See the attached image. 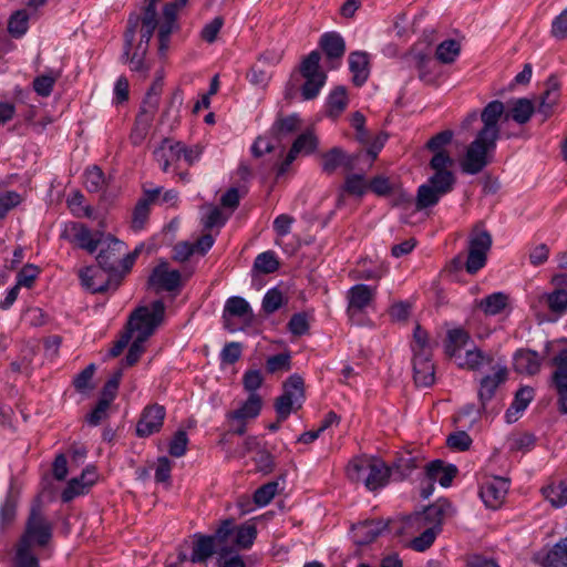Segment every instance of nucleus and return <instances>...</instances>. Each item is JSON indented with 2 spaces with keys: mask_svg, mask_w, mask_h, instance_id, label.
<instances>
[{
  "mask_svg": "<svg viewBox=\"0 0 567 567\" xmlns=\"http://www.w3.org/2000/svg\"><path fill=\"white\" fill-rule=\"evenodd\" d=\"M497 141L476 133L460 162L464 174L476 175L494 162Z\"/></svg>",
  "mask_w": 567,
  "mask_h": 567,
  "instance_id": "3",
  "label": "nucleus"
},
{
  "mask_svg": "<svg viewBox=\"0 0 567 567\" xmlns=\"http://www.w3.org/2000/svg\"><path fill=\"white\" fill-rule=\"evenodd\" d=\"M508 104L511 107L505 113V121L513 120L519 125L528 123L537 111L534 102L527 97L513 99Z\"/></svg>",
  "mask_w": 567,
  "mask_h": 567,
  "instance_id": "34",
  "label": "nucleus"
},
{
  "mask_svg": "<svg viewBox=\"0 0 567 567\" xmlns=\"http://www.w3.org/2000/svg\"><path fill=\"white\" fill-rule=\"evenodd\" d=\"M161 192L162 187L143 189V194L136 202L132 212L131 228L134 231L144 229L150 218L151 205L158 199Z\"/></svg>",
  "mask_w": 567,
  "mask_h": 567,
  "instance_id": "20",
  "label": "nucleus"
},
{
  "mask_svg": "<svg viewBox=\"0 0 567 567\" xmlns=\"http://www.w3.org/2000/svg\"><path fill=\"white\" fill-rule=\"evenodd\" d=\"M442 196L444 195L427 183L420 185L414 198L415 210L422 212L437 205Z\"/></svg>",
  "mask_w": 567,
  "mask_h": 567,
  "instance_id": "44",
  "label": "nucleus"
},
{
  "mask_svg": "<svg viewBox=\"0 0 567 567\" xmlns=\"http://www.w3.org/2000/svg\"><path fill=\"white\" fill-rule=\"evenodd\" d=\"M406 56L411 59L414 66L419 71V79L427 84L435 82L436 76L433 73V68L436 66L430 51L419 50L417 45H413L408 52Z\"/></svg>",
  "mask_w": 567,
  "mask_h": 567,
  "instance_id": "29",
  "label": "nucleus"
},
{
  "mask_svg": "<svg viewBox=\"0 0 567 567\" xmlns=\"http://www.w3.org/2000/svg\"><path fill=\"white\" fill-rule=\"evenodd\" d=\"M492 243V236L487 230H481L470 238L468 256L464 265L467 274L475 275L485 267Z\"/></svg>",
  "mask_w": 567,
  "mask_h": 567,
  "instance_id": "10",
  "label": "nucleus"
},
{
  "mask_svg": "<svg viewBox=\"0 0 567 567\" xmlns=\"http://www.w3.org/2000/svg\"><path fill=\"white\" fill-rule=\"evenodd\" d=\"M280 267V261L274 250H267L259 254L254 261L252 270L259 274L269 275L276 272Z\"/></svg>",
  "mask_w": 567,
  "mask_h": 567,
  "instance_id": "49",
  "label": "nucleus"
},
{
  "mask_svg": "<svg viewBox=\"0 0 567 567\" xmlns=\"http://www.w3.org/2000/svg\"><path fill=\"white\" fill-rule=\"evenodd\" d=\"M492 361V357L485 354L480 348L475 347L474 349L466 351L465 361L460 363L458 367L468 371H478L484 362L489 364Z\"/></svg>",
  "mask_w": 567,
  "mask_h": 567,
  "instance_id": "54",
  "label": "nucleus"
},
{
  "mask_svg": "<svg viewBox=\"0 0 567 567\" xmlns=\"http://www.w3.org/2000/svg\"><path fill=\"white\" fill-rule=\"evenodd\" d=\"M455 183L456 176L453 171H434V174L427 179V184L443 195L451 193Z\"/></svg>",
  "mask_w": 567,
  "mask_h": 567,
  "instance_id": "47",
  "label": "nucleus"
},
{
  "mask_svg": "<svg viewBox=\"0 0 567 567\" xmlns=\"http://www.w3.org/2000/svg\"><path fill=\"white\" fill-rule=\"evenodd\" d=\"M60 238L70 243H76L81 249L90 254L95 252L101 243L100 238L92 236L90 228L85 224L79 221H70L66 224Z\"/></svg>",
  "mask_w": 567,
  "mask_h": 567,
  "instance_id": "18",
  "label": "nucleus"
},
{
  "mask_svg": "<svg viewBox=\"0 0 567 567\" xmlns=\"http://www.w3.org/2000/svg\"><path fill=\"white\" fill-rule=\"evenodd\" d=\"M111 405L106 404V401H96L95 405L84 416V422L90 426H97L106 419H109V410Z\"/></svg>",
  "mask_w": 567,
  "mask_h": 567,
  "instance_id": "61",
  "label": "nucleus"
},
{
  "mask_svg": "<svg viewBox=\"0 0 567 567\" xmlns=\"http://www.w3.org/2000/svg\"><path fill=\"white\" fill-rule=\"evenodd\" d=\"M545 91L540 94L537 112L544 116V120L549 118L554 114V107L560 101L561 82L557 74H550L545 82Z\"/></svg>",
  "mask_w": 567,
  "mask_h": 567,
  "instance_id": "22",
  "label": "nucleus"
},
{
  "mask_svg": "<svg viewBox=\"0 0 567 567\" xmlns=\"http://www.w3.org/2000/svg\"><path fill=\"white\" fill-rule=\"evenodd\" d=\"M505 104L499 100L488 102L480 113V120L483 126L477 131L478 134L498 141L501 137L499 121H505Z\"/></svg>",
  "mask_w": 567,
  "mask_h": 567,
  "instance_id": "13",
  "label": "nucleus"
},
{
  "mask_svg": "<svg viewBox=\"0 0 567 567\" xmlns=\"http://www.w3.org/2000/svg\"><path fill=\"white\" fill-rule=\"evenodd\" d=\"M182 287V275L177 269H168V264L162 261L155 266L146 281V288L153 289L156 293L162 291H177Z\"/></svg>",
  "mask_w": 567,
  "mask_h": 567,
  "instance_id": "12",
  "label": "nucleus"
},
{
  "mask_svg": "<svg viewBox=\"0 0 567 567\" xmlns=\"http://www.w3.org/2000/svg\"><path fill=\"white\" fill-rule=\"evenodd\" d=\"M452 507V503L446 497H440L433 504H430L423 508L422 512L415 513L416 519H423L425 524L431 525L430 527L441 530L444 522L446 511Z\"/></svg>",
  "mask_w": 567,
  "mask_h": 567,
  "instance_id": "28",
  "label": "nucleus"
},
{
  "mask_svg": "<svg viewBox=\"0 0 567 567\" xmlns=\"http://www.w3.org/2000/svg\"><path fill=\"white\" fill-rule=\"evenodd\" d=\"M544 494L546 499L556 508L567 504V484L565 483L545 488Z\"/></svg>",
  "mask_w": 567,
  "mask_h": 567,
  "instance_id": "64",
  "label": "nucleus"
},
{
  "mask_svg": "<svg viewBox=\"0 0 567 567\" xmlns=\"http://www.w3.org/2000/svg\"><path fill=\"white\" fill-rule=\"evenodd\" d=\"M422 460L413 455L411 452H405L398 455L389 470L391 471V480L402 482L411 476L412 472L421 467Z\"/></svg>",
  "mask_w": 567,
  "mask_h": 567,
  "instance_id": "31",
  "label": "nucleus"
},
{
  "mask_svg": "<svg viewBox=\"0 0 567 567\" xmlns=\"http://www.w3.org/2000/svg\"><path fill=\"white\" fill-rule=\"evenodd\" d=\"M386 140L388 134L380 132L375 134L374 141L370 145H361L362 147L355 152L349 153L352 172L355 169L365 172L371 168L373 163L377 161L379 153L384 147Z\"/></svg>",
  "mask_w": 567,
  "mask_h": 567,
  "instance_id": "15",
  "label": "nucleus"
},
{
  "mask_svg": "<svg viewBox=\"0 0 567 567\" xmlns=\"http://www.w3.org/2000/svg\"><path fill=\"white\" fill-rule=\"evenodd\" d=\"M461 52V44L454 39H447L441 42L435 51V58L444 64H450L455 61Z\"/></svg>",
  "mask_w": 567,
  "mask_h": 567,
  "instance_id": "52",
  "label": "nucleus"
},
{
  "mask_svg": "<svg viewBox=\"0 0 567 567\" xmlns=\"http://www.w3.org/2000/svg\"><path fill=\"white\" fill-rule=\"evenodd\" d=\"M338 168L344 172H352L351 158L349 153L340 146H333L321 155V171L327 175H332Z\"/></svg>",
  "mask_w": 567,
  "mask_h": 567,
  "instance_id": "27",
  "label": "nucleus"
},
{
  "mask_svg": "<svg viewBox=\"0 0 567 567\" xmlns=\"http://www.w3.org/2000/svg\"><path fill=\"white\" fill-rule=\"evenodd\" d=\"M284 305V295L278 288L269 289L264 296L261 308L265 313L270 315L279 310Z\"/></svg>",
  "mask_w": 567,
  "mask_h": 567,
  "instance_id": "62",
  "label": "nucleus"
},
{
  "mask_svg": "<svg viewBox=\"0 0 567 567\" xmlns=\"http://www.w3.org/2000/svg\"><path fill=\"white\" fill-rule=\"evenodd\" d=\"M414 384L420 388H431L435 383V364L433 355H412Z\"/></svg>",
  "mask_w": 567,
  "mask_h": 567,
  "instance_id": "23",
  "label": "nucleus"
},
{
  "mask_svg": "<svg viewBox=\"0 0 567 567\" xmlns=\"http://www.w3.org/2000/svg\"><path fill=\"white\" fill-rule=\"evenodd\" d=\"M551 364L556 367L551 374V382L558 396V411L567 414V348L551 359Z\"/></svg>",
  "mask_w": 567,
  "mask_h": 567,
  "instance_id": "17",
  "label": "nucleus"
},
{
  "mask_svg": "<svg viewBox=\"0 0 567 567\" xmlns=\"http://www.w3.org/2000/svg\"><path fill=\"white\" fill-rule=\"evenodd\" d=\"M509 306V296L503 291L487 295L477 302V308L487 317L501 315Z\"/></svg>",
  "mask_w": 567,
  "mask_h": 567,
  "instance_id": "41",
  "label": "nucleus"
},
{
  "mask_svg": "<svg viewBox=\"0 0 567 567\" xmlns=\"http://www.w3.org/2000/svg\"><path fill=\"white\" fill-rule=\"evenodd\" d=\"M543 567H567V537L556 543L542 560Z\"/></svg>",
  "mask_w": 567,
  "mask_h": 567,
  "instance_id": "46",
  "label": "nucleus"
},
{
  "mask_svg": "<svg viewBox=\"0 0 567 567\" xmlns=\"http://www.w3.org/2000/svg\"><path fill=\"white\" fill-rule=\"evenodd\" d=\"M277 489H278L277 482H268V483L261 485L254 493V496H252L254 504H256L258 506L268 505L275 497Z\"/></svg>",
  "mask_w": 567,
  "mask_h": 567,
  "instance_id": "63",
  "label": "nucleus"
},
{
  "mask_svg": "<svg viewBox=\"0 0 567 567\" xmlns=\"http://www.w3.org/2000/svg\"><path fill=\"white\" fill-rule=\"evenodd\" d=\"M341 186V190L350 196L362 197L369 189V182L365 179V172H349Z\"/></svg>",
  "mask_w": 567,
  "mask_h": 567,
  "instance_id": "45",
  "label": "nucleus"
},
{
  "mask_svg": "<svg viewBox=\"0 0 567 567\" xmlns=\"http://www.w3.org/2000/svg\"><path fill=\"white\" fill-rule=\"evenodd\" d=\"M19 499L20 489L17 487L16 478L12 476L4 502L0 506V532H6L14 523Z\"/></svg>",
  "mask_w": 567,
  "mask_h": 567,
  "instance_id": "25",
  "label": "nucleus"
},
{
  "mask_svg": "<svg viewBox=\"0 0 567 567\" xmlns=\"http://www.w3.org/2000/svg\"><path fill=\"white\" fill-rule=\"evenodd\" d=\"M508 488L509 480L495 476L481 485L480 496L486 507L496 509L503 503Z\"/></svg>",
  "mask_w": 567,
  "mask_h": 567,
  "instance_id": "21",
  "label": "nucleus"
},
{
  "mask_svg": "<svg viewBox=\"0 0 567 567\" xmlns=\"http://www.w3.org/2000/svg\"><path fill=\"white\" fill-rule=\"evenodd\" d=\"M291 353L286 350L285 352L277 353L275 355H270L266 360V371L267 373L274 374L279 371H290L291 370Z\"/></svg>",
  "mask_w": 567,
  "mask_h": 567,
  "instance_id": "56",
  "label": "nucleus"
},
{
  "mask_svg": "<svg viewBox=\"0 0 567 567\" xmlns=\"http://www.w3.org/2000/svg\"><path fill=\"white\" fill-rule=\"evenodd\" d=\"M349 104L348 91L344 85L336 86L326 101V115L330 118H338Z\"/></svg>",
  "mask_w": 567,
  "mask_h": 567,
  "instance_id": "40",
  "label": "nucleus"
},
{
  "mask_svg": "<svg viewBox=\"0 0 567 567\" xmlns=\"http://www.w3.org/2000/svg\"><path fill=\"white\" fill-rule=\"evenodd\" d=\"M539 301H545L549 310L556 315L555 318H540L537 316L539 322H554L557 320V317L564 315L567 311V291L564 289H556L553 292H545L539 297Z\"/></svg>",
  "mask_w": 567,
  "mask_h": 567,
  "instance_id": "38",
  "label": "nucleus"
},
{
  "mask_svg": "<svg viewBox=\"0 0 567 567\" xmlns=\"http://www.w3.org/2000/svg\"><path fill=\"white\" fill-rule=\"evenodd\" d=\"M262 409V399L258 393H251L240 408L226 414L227 421L256 419Z\"/></svg>",
  "mask_w": 567,
  "mask_h": 567,
  "instance_id": "37",
  "label": "nucleus"
},
{
  "mask_svg": "<svg viewBox=\"0 0 567 567\" xmlns=\"http://www.w3.org/2000/svg\"><path fill=\"white\" fill-rule=\"evenodd\" d=\"M96 365L94 363H90L86 365L80 373H78L72 381V385L79 393H86L92 390L94 385L92 384V379L95 373Z\"/></svg>",
  "mask_w": 567,
  "mask_h": 567,
  "instance_id": "58",
  "label": "nucleus"
},
{
  "mask_svg": "<svg viewBox=\"0 0 567 567\" xmlns=\"http://www.w3.org/2000/svg\"><path fill=\"white\" fill-rule=\"evenodd\" d=\"M224 328L229 332L245 331L255 321L254 311L249 302L240 297L233 296L227 299L223 311Z\"/></svg>",
  "mask_w": 567,
  "mask_h": 567,
  "instance_id": "8",
  "label": "nucleus"
},
{
  "mask_svg": "<svg viewBox=\"0 0 567 567\" xmlns=\"http://www.w3.org/2000/svg\"><path fill=\"white\" fill-rule=\"evenodd\" d=\"M148 338H145V337H142V336H137L135 338V340L131 343L126 355L121 360V365L122 367L130 368V367L135 365L140 361L142 354L146 350V348L144 347L143 343Z\"/></svg>",
  "mask_w": 567,
  "mask_h": 567,
  "instance_id": "59",
  "label": "nucleus"
},
{
  "mask_svg": "<svg viewBox=\"0 0 567 567\" xmlns=\"http://www.w3.org/2000/svg\"><path fill=\"white\" fill-rule=\"evenodd\" d=\"M321 54L318 50L311 51L299 64L298 71L305 83L300 87L305 101L316 99L327 81V74L320 68Z\"/></svg>",
  "mask_w": 567,
  "mask_h": 567,
  "instance_id": "6",
  "label": "nucleus"
},
{
  "mask_svg": "<svg viewBox=\"0 0 567 567\" xmlns=\"http://www.w3.org/2000/svg\"><path fill=\"white\" fill-rule=\"evenodd\" d=\"M97 480L96 467L87 465L80 476L71 478L61 493L62 503H69L80 495L89 493Z\"/></svg>",
  "mask_w": 567,
  "mask_h": 567,
  "instance_id": "19",
  "label": "nucleus"
},
{
  "mask_svg": "<svg viewBox=\"0 0 567 567\" xmlns=\"http://www.w3.org/2000/svg\"><path fill=\"white\" fill-rule=\"evenodd\" d=\"M508 378V370L506 367H501L494 375H484L480 380V389L477 392V398L480 401V406L477 410V417H474L472 421L477 422L480 417L487 412L488 402L495 396L497 388L505 383Z\"/></svg>",
  "mask_w": 567,
  "mask_h": 567,
  "instance_id": "16",
  "label": "nucleus"
},
{
  "mask_svg": "<svg viewBox=\"0 0 567 567\" xmlns=\"http://www.w3.org/2000/svg\"><path fill=\"white\" fill-rule=\"evenodd\" d=\"M140 25V17L137 13L132 12L127 19L126 30L124 32V44L121 60L123 63L131 62V50L135 39L137 27Z\"/></svg>",
  "mask_w": 567,
  "mask_h": 567,
  "instance_id": "48",
  "label": "nucleus"
},
{
  "mask_svg": "<svg viewBox=\"0 0 567 567\" xmlns=\"http://www.w3.org/2000/svg\"><path fill=\"white\" fill-rule=\"evenodd\" d=\"M348 62L352 73V84L355 87L363 86L370 76V54L365 51H353L349 54Z\"/></svg>",
  "mask_w": 567,
  "mask_h": 567,
  "instance_id": "26",
  "label": "nucleus"
},
{
  "mask_svg": "<svg viewBox=\"0 0 567 567\" xmlns=\"http://www.w3.org/2000/svg\"><path fill=\"white\" fill-rule=\"evenodd\" d=\"M319 48L330 63V68L333 69L337 66L334 62L339 63L346 53V41L340 33L329 31L320 37Z\"/></svg>",
  "mask_w": 567,
  "mask_h": 567,
  "instance_id": "24",
  "label": "nucleus"
},
{
  "mask_svg": "<svg viewBox=\"0 0 567 567\" xmlns=\"http://www.w3.org/2000/svg\"><path fill=\"white\" fill-rule=\"evenodd\" d=\"M391 520L371 519L359 523L355 527V544L367 546L372 544L384 530L389 529Z\"/></svg>",
  "mask_w": 567,
  "mask_h": 567,
  "instance_id": "32",
  "label": "nucleus"
},
{
  "mask_svg": "<svg viewBox=\"0 0 567 567\" xmlns=\"http://www.w3.org/2000/svg\"><path fill=\"white\" fill-rule=\"evenodd\" d=\"M110 241L106 249H101L96 256V266H87L80 270L79 277L82 286L93 295L116 291L122 285V275H118V254L124 243L114 235L109 234Z\"/></svg>",
  "mask_w": 567,
  "mask_h": 567,
  "instance_id": "1",
  "label": "nucleus"
},
{
  "mask_svg": "<svg viewBox=\"0 0 567 567\" xmlns=\"http://www.w3.org/2000/svg\"><path fill=\"white\" fill-rule=\"evenodd\" d=\"M194 538L193 553L189 559L193 564L206 563L217 551L214 537L195 534Z\"/></svg>",
  "mask_w": 567,
  "mask_h": 567,
  "instance_id": "39",
  "label": "nucleus"
},
{
  "mask_svg": "<svg viewBox=\"0 0 567 567\" xmlns=\"http://www.w3.org/2000/svg\"><path fill=\"white\" fill-rule=\"evenodd\" d=\"M437 346L436 341H431L430 333L420 323L413 329V341L411 342L412 355L426 354L433 355V350Z\"/></svg>",
  "mask_w": 567,
  "mask_h": 567,
  "instance_id": "42",
  "label": "nucleus"
},
{
  "mask_svg": "<svg viewBox=\"0 0 567 567\" xmlns=\"http://www.w3.org/2000/svg\"><path fill=\"white\" fill-rule=\"evenodd\" d=\"M29 29V13L21 9L14 11L8 20V32L12 38L19 39L27 33Z\"/></svg>",
  "mask_w": 567,
  "mask_h": 567,
  "instance_id": "50",
  "label": "nucleus"
},
{
  "mask_svg": "<svg viewBox=\"0 0 567 567\" xmlns=\"http://www.w3.org/2000/svg\"><path fill=\"white\" fill-rule=\"evenodd\" d=\"M85 188L89 193L100 192L105 184V175L102 168L97 165L87 167L84 172Z\"/></svg>",
  "mask_w": 567,
  "mask_h": 567,
  "instance_id": "55",
  "label": "nucleus"
},
{
  "mask_svg": "<svg viewBox=\"0 0 567 567\" xmlns=\"http://www.w3.org/2000/svg\"><path fill=\"white\" fill-rule=\"evenodd\" d=\"M151 309L146 306H140L132 311L126 323L127 329L137 331V336L150 338L156 328L163 322L165 317V303L162 299L154 300Z\"/></svg>",
  "mask_w": 567,
  "mask_h": 567,
  "instance_id": "7",
  "label": "nucleus"
},
{
  "mask_svg": "<svg viewBox=\"0 0 567 567\" xmlns=\"http://www.w3.org/2000/svg\"><path fill=\"white\" fill-rule=\"evenodd\" d=\"M443 473L439 477V483L442 487H450L453 480L458 474V468L454 464H446L443 460L436 458L431 461L425 466L424 475L430 481L426 486H423L420 492V496L423 499H427L434 492V483L437 480L439 473Z\"/></svg>",
  "mask_w": 567,
  "mask_h": 567,
  "instance_id": "11",
  "label": "nucleus"
},
{
  "mask_svg": "<svg viewBox=\"0 0 567 567\" xmlns=\"http://www.w3.org/2000/svg\"><path fill=\"white\" fill-rule=\"evenodd\" d=\"M266 59L265 54H261L258 62L250 68L247 78L250 83L255 85L266 86L271 78L269 69L262 65V60Z\"/></svg>",
  "mask_w": 567,
  "mask_h": 567,
  "instance_id": "60",
  "label": "nucleus"
},
{
  "mask_svg": "<svg viewBox=\"0 0 567 567\" xmlns=\"http://www.w3.org/2000/svg\"><path fill=\"white\" fill-rule=\"evenodd\" d=\"M352 480L363 481L369 491H377L385 486L391 478V471L385 462L374 460L372 462L354 463L349 470Z\"/></svg>",
  "mask_w": 567,
  "mask_h": 567,
  "instance_id": "9",
  "label": "nucleus"
},
{
  "mask_svg": "<svg viewBox=\"0 0 567 567\" xmlns=\"http://www.w3.org/2000/svg\"><path fill=\"white\" fill-rule=\"evenodd\" d=\"M471 340V334L464 328L450 329L444 340V353L449 358L456 355L466 343Z\"/></svg>",
  "mask_w": 567,
  "mask_h": 567,
  "instance_id": "43",
  "label": "nucleus"
},
{
  "mask_svg": "<svg viewBox=\"0 0 567 567\" xmlns=\"http://www.w3.org/2000/svg\"><path fill=\"white\" fill-rule=\"evenodd\" d=\"M300 124L301 118L297 113L287 116L279 113L269 130V135L277 142H281L288 135L296 133Z\"/></svg>",
  "mask_w": 567,
  "mask_h": 567,
  "instance_id": "35",
  "label": "nucleus"
},
{
  "mask_svg": "<svg viewBox=\"0 0 567 567\" xmlns=\"http://www.w3.org/2000/svg\"><path fill=\"white\" fill-rule=\"evenodd\" d=\"M203 146L195 144L187 146L181 141H173L164 137L159 146L153 152L155 159L159 163L163 172H168L171 163L183 158L189 166L197 162L203 154Z\"/></svg>",
  "mask_w": 567,
  "mask_h": 567,
  "instance_id": "4",
  "label": "nucleus"
},
{
  "mask_svg": "<svg viewBox=\"0 0 567 567\" xmlns=\"http://www.w3.org/2000/svg\"><path fill=\"white\" fill-rule=\"evenodd\" d=\"M542 358L532 349H518L513 355V368L519 374L535 375L540 371Z\"/></svg>",
  "mask_w": 567,
  "mask_h": 567,
  "instance_id": "30",
  "label": "nucleus"
},
{
  "mask_svg": "<svg viewBox=\"0 0 567 567\" xmlns=\"http://www.w3.org/2000/svg\"><path fill=\"white\" fill-rule=\"evenodd\" d=\"M375 288H371L364 284L352 286L348 291L347 312L352 315L353 311H361L368 307L373 300Z\"/></svg>",
  "mask_w": 567,
  "mask_h": 567,
  "instance_id": "36",
  "label": "nucleus"
},
{
  "mask_svg": "<svg viewBox=\"0 0 567 567\" xmlns=\"http://www.w3.org/2000/svg\"><path fill=\"white\" fill-rule=\"evenodd\" d=\"M42 269L34 264H25L17 274L18 287L32 289Z\"/></svg>",
  "mask_w": 567,
  "mask_h": 567,
  "instance_id": "57",
  "label": "nucleus"
},
{
  "mask_svg": "<svg viewBox=\"0 0 567 567\" xmlns=\"http://www.w3.org/2000/svg\"><path fill=\"white\" fill-rule=\"evenodd\" d=\"M535 398V390L529 385H520L514 394V400L505 412V421L515 423Z\"/></svg>",
  "mask_w": 567,
  "mask_h": 567,
  "instance_id": "33",
  "label": "nucleus"
},
{
  "mask_svg": "<svg viewBox=\"0 0 567 567\" xmlns=\"http://www.w3.org/2000/svg\"><path fill=\"white\" fill-rule=\"evenodd\" d=\"M166 410L158 403L146 405L136 423L135 434L137 437L145 439L158 433L164 424Z\"/></svg>",
  "mask_w": 567,
  "mask_h": 567,
  "instance_id": "14",
  "label": "nucleus"
},
{
  "mask_svg": "<svg viewBox=\"0 0 567 567\" xmlns=\"http://www.w3.org/2000/svg\"><path fill=\"white\" fill-rule=\"evenodd\" d=\"M292 146L301 154L310 155L317 151L319 146V138L312 130H307L296 137Z\"/></svg>",
  "mask_w": 567,
  "mask_h": 567,
  "instance_id": "53",
  "label": "nucleus"
},
{
  "mask_svg": "<svg viewBox=\"0 0 567 567\" xmlns=\"http://www.w3.org/2000/svg\"><path fill=\"white\" fill-rule=\"evenodd\" d=\"M235 539L234 543L237 547L248 549L252 546L257 537V527L255 524L244 523L239 526H235Z\"/></svg>",
  "mask_w": 567,
  "mask_h": 567,
  "instance_id": "51",
  "label": "nucleus"
},
{
  "mask_svg": "<svg viewBox=\"0 0 567 567\" xmlns=\"http://www.w3.org/2000/svg\"><path fill=\"white\" fill-rule=\"evenodd\" d=\"M305 401V380L299 373H293L282 382V393L276 398L274 408L279 419H288L292 412L302 408Z\"/></svg>",
  "mask_w": 567,
  "mask_h": 567,
  "instance_id": "5",
  "label": "nucleus"
},
{
  "mask_svg": "<svg viewBox=\"0 0 567 567\" xmlns=\"http://www.w3.org/2000/svg\"><path fill=\"white\" fill-rule=\"evenodd\" d=\"M53 527L40 512L32 509L23 534L16 545L13 567H40L39 557L32 551V546L45 547L52 540Z\"/></svg>",
  "mask_w": 567,
  "mask_h": 567,
  "instance_id": "2",
  "label": "nucleus"
}]
</instances>
